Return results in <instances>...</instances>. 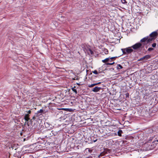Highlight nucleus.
<instances>
[{"label": "nucleus", "mask_w": 158, "mask_h": 158, "mask_svg": "<svg viewBox=\"0 0 158 158\" xmlns=\"http://www.w3.org/2000/svg\"><path fill=\"white\" fill-rule=\"evenodd\" d=\"M131 47L127 48H125L121 49L123 54H127L131 53L134 51L133 49L131 48Z\"/></svg>", "instance_id": "2"}, {"label": "nucleus", "mask_w": 158, "mask_h": 158, "mask_svg": "<svg viewBox=\"0 0 158 158\" xmlns=\"http://www.w3.org/2000/svg\"><path fill=\"white\" fill-rule=\"evenodd\" d=\"M77 84L78 85H79V83H77Z\"/></svg>", "instance_id": "39"}, {"label": "nucleus", "mask_w": 158, "mask_h": 158, "mask_svg": "<svg viewBox=\"0 0 158 158\" xmlns=\"http://www.w3.org/2000/svg\"><path fill=\"white\" fill-rule=\"evenodd\" d=\"M142 44L138 42L132 46L131 47L133 49H134L136 51L137 50H140L141 48L142 49Z\"/></svg>", "instance_id": "3"}, {"label": "nucleus", "mask_w": 158, "mask_h": 158, "mask_svg": "<svg viewBox=\"0 0 158 158\" xmlns=\"http://www.w3.org/2000/svg\"><path fill=\"white\" fill-rule=\"evenodd\" d=\"M45 127L47 128V130L50 131L52 128V125L49 124L48 123L46 122L44 123Z\"/></svg>", "instance_id": "5"}, {"label": "nucleus", "mask_w": 158, "mask_h": 158, "mask_svg": "<svg viewBox=\"0 0 158 158\" xmlns=\"http://www.w3.org/2000/svg\"><path fill=\"white\" fill-rule=\"evenodd\" d=\"M156 141L158 142V139L156 138Z\"/></svg>", "instance_id": "37"}, {"label": "nucleus", "mask_w": 158, "mask_h": 158, "mask_svg": "<svg viewBox=\"0 0 158 158\" xmlns=\"http://www.w3.org/2000/svg\"><path fill=\"white\" fill-rule=\"evenodd\" d=\"M158 35L156 31H153L150 34L149 36V39L148 41L152 42L156 38Z\"/></svg>", "instance_id": "1"}, {"label": "nucleus", "mask_w": 158, "mask_h": 158, "mask_svg": "<svg viewBox=\"0 0 158 158\" xmlns=\"http://www.w3.org/2000/svg\"><path fill=\"white\" fill-rule=\"evenodd\" d=\"M24 119L26 121V122L25 123V124H26L29 126L28 124V121L29 120H30V118L29 117H27L26 116L24 117Z\"/></svg>", "instance_id": "10"}, {"label": "nucleus", "mask_w": 158, "mask_h": 158, "mask_svg": "<svg viewBox=\"0 0 158 158\" xmlns=\"http://www.w3.org/2000/svg\"><path fill=\"white\" fill-rule=\"evenodd\" d=\"M37 112H38V113L40 114V115H42L43 113L44 114H45L46 113V112H44V110L42 109L38 110Z\"/></svg>", "instance_id": "13"}, {"label": "nucleus", "mask_w": 158, "mask_h": 158, "mask_svg": "<svg viewBox=\"0 0 158 158\" xmlns=\"http://www.w3.org/2000/svg\"><path fill=\"white\" fill-rule=\"evenodd\" d=\"M40 114L39 113H38L37 112L36 113H35V116H36V117H38L40 116Z\"/></svg>", "instance_id": "21"}, {"label": "nucleus", "mask_w": 158, "mask_h": 158, "mask_svg": "<svg viewBox=\"0 0 158 158\" xmlns=\"http://www.w3.org/2000/svg\"><path fill=\"white\" fill-rule=\"evenodd\" d=\"M102 89L101 87L96 86L92 89V91L94 92H97L99 91L100 90Z\"/></svg>", "instance_id": "6"}, {"label": "nucleus", "mask_w": 158, "mask_h": 158, "mask_svg": "<svg viewBox=\"0 0 158 158\" xmlns=\"http://www.w3.org/2000/svg\"><path fill=\"white\" fill-rule=\"evenodd\" d=\"M121 56V55H120V56H115V57H109V59H111V60H112L113 59H115L116 58H117L118 57H119Z\"/></svg>", "instance_id": "20"}, {"label": "nucleus", "mask_w": 158, "mask_h": 158, "mask_svg": "<svg viewBox=\"0 0 158 158\" xmlns=\"http://www.w3.org/2000/svg\"><path fill=\"white\" fill-rule=\"evenodd\" d=\"M121 2L123 4H127V3L126 0H121Z\"/></svg>", "instance_id": "22"}, {"label": "nucleus", "mask_w": 158, "mask_h": 158, "mask_svg": "<svg viewBox=\"0 0 158 158\" xmlns=\"http://www.w3.org/2000/svg\"><path fill=\"white\" fill-rule=\"evenodd\" d=\"M26 112H27V114H31V110H29L28 111H26Z\"/></svg>", "instance_id": "28"}, {"label": "nucleus", "mask_w": 158, "mask_h": 158, "mask_svg": "<svg viewBox=\"0 0 158 158\" xmlns=\"http://www.w3.org/2000/svg\"><path fill=\"white\" fill-rule=\"evenodd\" d=\"M87 51L86 52L88 53V54H89V52L90 53L91 55H92L94 54L93 51L89 48H87Z\"/></svg>", "instance_id": "11"}, {"label": "nucleus", "mask_w": 158, "mask_h": 158, "mask_svg": "<svg viewBox=\"0 0 158 158\" xmlns=\"http://www.w3.org/2000/svg\"><path fill=\"white\" fill-rule=\"evenodd\" d=\"M47 134H48L47 136H48V137L53 136L55 135V133H54V131L53 130L51 131H47Z\"/></svg>", "instance_id": "8"}, {"label": "nucleus", "mask_w": 158, "mask_h": 158, "mask_svg": "<svg viewBox=\"0 0 158 158\" xmlns=\"http://www.w3.org/2000/svg\"><path fill=\"white\" fill-rule=\"evenodd\" d=\"M29 116L30 115H29V114H25V115L24 116H26L27 117H29Z\"/></svg>", "instance_id": "29"}, {"label": "nucleus", "mask_w": 158, "mask_h": 158, "mask_svg": "<svg viewBox=\"0 0 158 158\" xmlns=\"http://www.w3.org/2000/svg\"><path fill=\"white\" fill-rule=\"evenodd\" d=\"M156 43H154L152 45V46L153 48H155L156 47Z\"/></svg>", "instance_id": "26"}, {"label": "nucleus", "mask_w": 158, "mask_h": 158, "mask_svg": "<svg viewBox=\"0 0 158 158\" xmlns=\"http://www.w3.org/2000/svg\"><path fill=\"white\" fill-rule=\"evenodd\" d=\"M82 48H83L84 51L85 52L87 51V48H86L85 46L84 45H82L81 46Z\"/></svg>", "instance_id": "18"}, {"label": "nucleus", "mask_w": 158, "mask_h": 158, "mask_svg": "<svg viewBox=\"0 0 158 158\" xmlns=\"http://www.w3.org/2000/svg\"><path fill=\"white\" fill-rule=\"evenodd\" d=\"M154 50V48H149L148 49V51H151Z\"/></svg>", "instance_id": "25"}, {"label": "nucleus", "mask_w": 158, "mask_h": 158, "mask_svg": "<svg viewBox=\"0 0 158 158\" xmlns=\"http://www.w3.org/2000/svg\"><path fill=\"white\" fill-rule=\"evenodd\" d=\"M114 64V62H113L112 63H107L106 64V65H112L113 64Z\"/></svg>", "instance_id": "27"}, {"label": "nucleus", "mask_w": 158, "mask_h": 158, "mask_svg": "<svg viewBox=\"0 0 158 158\" xmlns=\"http://www.w3.org/2000/svg\"><path fill=\"white\" fill-rule=\"evenodd\" d=\"M75 87L74 86L71 89L72 90V91H73L76 94H77V90L75 89Z\"/></svg>", "instance_id": "17"}, {"label": "nucleus", "mask_w": 158, "mask_h": 158, "mask_svg": "<svg viewBox=\"0 0 158 158\" xmlns=\"http://www.w3.org/2000/svg\"><path fill=\"white\" fill-rule=\"evenodd\" d=\"M92 72L95 74H98V71L96 70H95L94 71H93Z\"/></svg>", "instance_id": "24"}, {"label": "nucleus", "mask_w": 158, "mask_h": 158, "mask_svg": "<svg viewBox=\"0 0 158 158\" xmlns=\"http://www.w3.org/2000/svg\"><path fill=\"white\" fill-rule=\"evenodd\" d=\"M116 68L118 70H119L123 68L122 66L120 64H117Z\"/></svg>", "instance_id": "14"}, {"label": "nucleus", "mask_w": 158, "mask_h": 158, "mask_svg": "<svg viewBox=\"0 0 158 158\" xmlns=\"http://www.w3.org/2000/svg\"><path fill=\"white\" fill-rule=\"evenodd\" d=\"M151 57V56L149 55H147L141 58V59H143V62H145L146 61L149 59Z\"/></svg>", "instance_id": "7"}, {"label": "nucleus", "mask_w": 158, "mask_h": 158, "mask_svg": "<svg viewBox=\"0 0 158 158\" xmlns=\"http://www.w3.org/2000/svg\"><path fill=\"white\" fill-rule=\"evenodd\" d=\"M62 109L70 112H71L73 110L72 109L70 108H63Z\"/></svg>", "instance_id": "16"}, {"label": "nucleus", "mask_w": 158, "mask_h": 158, "mask_svg": "<svg viewBox=\"0 0 158 158\" xmlns=\"http://www.w3.org/2000/svg\"><path fill=\"white\" fill-rule=\"evenodd\" d=\"M89 151L90 152H92V150H89Z\"/></svg>", "instance_id": "35"}, {"label": "nucleus", "mask_w": 158, "mask_h": 158, "mask_svg": "<svg viewBox=\"0 0 158 158\" xmlns=\"http://www.w3.org/2000/svg\"><path fill=\"white\" fill-rule=\"evenodd\" d=\"M103 153H103L102 152V153H101L100 154V155L101 156H103Z\"/></svg>", "instance_id": "33"}, {"label": "nucleus", "mask_w": 158, "mask_h": 158, "mask_svg": "<svg viewBox=\"0 0 158 158\" xmlns=\"http://www.w3.org/2000/svg\"><path fill=\"white\" fill-rule=\"evenodd\" d=\"M30 120V121L31 123H32V119H30L29 120Z\"/></svg>", "instance_id": "36"}, {"label": "nucleus", "mask_w": 158, "mask_h": 158, "mask_svg": "<svg viewBox=\"0 0 158 158\" xmlns=\"http://www.w3.org/2000/svg\"><path fill=\"white\" fill-rule=\"evenodd\" d=\"M101 72H99V73H101Z\"/></svg>", "instance_id": "38"}, {"label": "nucleus", "mask_w": 158, "mask_h": 158, "mask_svg": "<svg viewBox=\"0 0 158 158\" xmlns=\"http://www.w3.org/2000/svg\"><path fill=\"white\" fill-rule=\"evenodd\" d=\"M90 139L91 140V141L92 142V143H93V142H96L97 140V138L96 137H94L93 136H92L90 137Z\"/></svg>", "instance_id": "9"}, {"label": "nucleus", "mask_w": 158, "mask_h": 158, "mask_svg": "<svg viewBox=\"0 0 158 158\" xmlns=\"http://www.w3.org/2000/svg\"><path fill=\"white\" fill-rule=\"evenodd\" d=\"M96 85V84L95 83L91 84L90 85H89L88 86L89 87H92Z\"/></svg>", "instance_id": "23"}, {"label": "nucleus", "mask_w": 158, "mask_h": 158, "mask_svg": "<svg viewBox=\"0 0 158 158\" xmlns=\"http://www.w3.org/2000/svg\"><path fill=\"white\" fill-rule=\"evenodd\" d=\"M101 83V82H98V83H95V84H96V85H97L98 84H100Z\"/></svg>", "instance_id": "32"}, {"label": "nucleus", "mask_w": 158, "mask_h": 158, "mask_svg": "<svg viewBox=\"0 0 158 158\" xmlns=\"http://www.w3.org/2000/svg\"><path fill=\"white\" fill-rule=\"evenodd\" d=\"M36 117L35 116V115H34L32 117V119L33 120H35L36 119Z\"/></svg>", "instance_id": "30"}, {"label": "nucleus", "mask_w": 158, "mask_h": 158, "mask_svg": "<svg viewBox=\"0 0 158 158\" xmlns=\"http://www.w3.org/2000/svg\"><path fill=\"white\" fill-rule=\"evenodd\" d=\"M149 39V36H147L146 37H145L143 38L140 41V42L141 43H143V42H146V43L147 44H150V43H151V42H149L148 41V39Z\"/></svg>", "instance_id": "4"}, {"label": "nucleus", "mask_w": 158, "mask_h": 158, "mask_svg": "<svg viewBox=\"0 0 158 158\" xmlns=\"http://www.w3.org/2000/svg\"><path fill=\"white\" fill-rule=\"evenodd\" d=\"M126 97H129V94L128 93H127L126 94Z\"/></svg>", "instance_id": "31"}, {"label": "nucleus", "mask_w": 158, "mask_h": 158, "mask_svg": "<svg viewBox=\"0 0 158 158\" xmlns=\"http://www.w3.org/2000/svg\"><path fill=\"white\" fill-rule=\"evenodd\" d=\"M103 51L106 54H107L108 53V51L107 49L105 48Z\"/></svg>", "instance_id": "19"}, {"label": "nucleus", "mask_w": 158, "mask_h": 158, "mask_svg": "<svg viewBox=\"0 0 158 158\" xmlns=\"http://www.w3.org/2000/svg\"><path fill=\"white\" fill-rule=\"evenodd\" d=\"M123 133L122 130H119L118 132V135L119 136H122V134Z\"/></svg>", "instance_id": "15"}, {"label": "nucleus", "mask_w": 158, "mask_h": 158, "mask_svg": "<svg viewBox=\"0 0 158 158\" xmlns=\"http://www.w3.org/2000/svg\"><path fill=\"white\" fill-rule=\"evenodd\" d=\"M138 61L143 60V59H141V58L138 60Z\"/></svg>", "instance_id": "34"}, {"label": "nucleus", "mask_w": 158, "mask_h": 158, "mask_svg": "<svg viewBox=\"0 0 158 158\" xmlns=\"http://www.w3.org/2000/svg\"><path fill=\"white\" fill-rule=\"evenodd\" d=\"M111 61V60H110V59H109V57L108 58H106L105 59L102 60V61L103 63H106L107 62Z\"/></svg>", "instance_id": "12"}]
</instances>
